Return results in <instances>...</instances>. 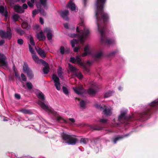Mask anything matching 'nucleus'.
Segmentation results:
<instances>
[{
    "mask_svg": "<svg viewBox=\"0 0 158 158\" xmlns=\"http://www.w3.org/2000/svg\"><path fill=\"white\" fill-rule=\"evenodd\" d=\"M106 0H97L96 5L97 10L95 11V17L97 19L98 30L101 34V39L102 43H105L108 45L113 44L114 43V40L106 37L105 32L106 30L105 26H99V23L102 20L104 23H107L109 20L108 14L104 11V5Z\"/></svg>",
    "mask_w": 158,
    "mask_h": 158,
    "instance_id": "obj_1",
    "label": "nucleus"
},
{
    "mask_svg": "<svg viewBox=\"0 0 158 158\" xmlns=\"http://www.w3.org/2000/svg\"><path fill=\"white\" fill-rule=\"evenodd\" d=\"M68 7L70 8L72 11L74 10L76 8L75 4L71 0L69 2L68 4Z\"/></svg>",
    "mask_w": 158,
    "mask_h": 158,
    "instance_id": "obj_20",
    "label": "nucleus"
},
{
    "mask_svg": "<svg viewBox=\"0 0 158 158\" xmlns=\"http://www.w3.org/2000/svg\"><path fill=\"white\" fill-rule=\"evenodd\" d=\"M88 54H89L86 52H84L82 53L81 56L83 57H84V56H86Z\"/></svg>",
    "mask_w": 158,
    "mask_h": 158,
    "instance_id": "obj_62",
    "label": "nucleus"
},
{
    "mask_svg": "<svg viewBox=\"0 0 158 158\" xmlns=\"http://www.w3.org/2000/svg\"><path fill=\"white\" fill-rule=\"evenodd\" d=\"M103 112L106 115H110L111 114V110L109 109H105L103 110Z\"/></svg>",
    "mask_w": 158,
    "mask_h": 158,
    "instance_id": "obj_30",
    "label": "nucleus"
},
{
    "mask_svg": "<svg viewBox=\"0 0 158 158\" xmlns=\"http://www.w3.org/2000/svg\"><path fill=\"white\" fill-rule=\"evenodd\" d=\"M69 11L67 10H65L61 12L60 14L64 19L66 20H67L68 19V15L69 14Z\"/></svg>",
    "mask_w": 158,
    "mask_h": 158,
    "instance_id": "obj_16",
    "label": "nucleus"
},
{
    "mask_svg": "<svg viewBox=\"0 0 158 158\" xmlns=\"http://www.w3.org/2000/svg\"><path fill=\"white\" fill-rule=\"evenodd\" d=\"M5 43V41L3 40H2L0 41V46H1L3 45Z\"/></svg>",
    "mask_w": 158,
    "mask_h": 158,
    "instance_id": "obj_61",
    "label": "nucleus"
},
{
    "mask_svg": "<svg viewBox=\"0 0 158 158\" xmlns=\"http://www.w3.org/2000/svg\"><path fill=\"white\" fill-rule=\"evenodd\" d=\"M88 93L89 95H93L96 94V91L92 89H89L88 90Z\"/></svg>",
    "mask_w": 158,
    "mask_h": 158,
    "instance_id": "obj_34",
    "label": "nucleus"
},
{
    "mask_svg": "<svg viewBox=\"0 0 158 158\" xmlns=\"http://www.w3.org/2000/svg\"><path fill=\"white\" fill-rule=\"evenodd\" d=\"M27 73V76L30 78H32L33 77V76L32 74L31 70H30L29 71L26 72Z\"/></svg>",
    "mask_w": 158,
    "mask_h": 158,
    "instance_id": "obj_41",
    "label": "nucleus"
},
{
    "mask_svg": "<svg viewBox=\"0 0 158 158\" xmlns=\"http://www.w3.org/2000/svg\"><path fill=\"white\" fill-rule=\"evenodd\" d=\"M103 55L102 51H99L95 53L94 55V57L95 60H98L101 59L102 58Z\"/></svg>",
    "mask_w": 158,
    "mask_h": 158,
    "instance_id": "obj_15",
    "label": "nucleus"
},
{
    "mask_svg": "<svg viewBox=\"0 0 158 158\" xmlns=\"http://www.w3.org/2000/svg\"><path fill=\"white\" fill-rule=\"evenodd\" d=\"M80 107L82 108H85V102L83 100H81L80 102Z\"/></svg>",
    "mask_w": 158,
    "mask_h": 158,
    "instance_id": "obj_32",
    "label": "nucleus"
},
{
    "mask_svg": "<svg viewBox=\"0 0 158 158\" xmlns=\"http://www.w3.org/2000/svg\"><path fill=\"white\" fill-rule=\"evenodd\" d=\"M69 121H70L72 122V123H73L75 122V120L73 118H69Z\"/></svg>",
    "mask_w": 158,
    "mask_h": 158,
    "instance_id": "obj_63",
    "label": "nucleus"
},
{
    "mask_svg": "<svg viewBox=\"0 0 158 158\" xmlns=\"http://www.w3.org/2000/svg\"><path fill=\"white\" fill-rule=\"evenodd\" d=\"M3 15L5 17V20H6L8 16V12L6 8Z\"/></svg>",
    "mask_w": 158,
    "mask_h": 158,
    "instance_id": "obj_44",
    "label": "nucleus"
},
{
    "mask_svg": "<svg viewBox=\"0 0 158 158\" xmlns=\"http://www.w3.org/2000/svg\"><path fill=\"white\" fill-rule=\"evenodd\" d=\"M38 13V11L36 10H34L32 12V17H34L35 15L36 14Z\"/></svg>",
    "mask_w": 158,
    "mask_h": 158,
    "instance_id": "obj_56",
    "label": "nucleus"
},
{
    "mask_svg": "<svg viewBox=\"0 0 158 158\" xmlns=\"http://www.w3.org/2000/svg\"><path fill=\"white\" fill-rule=\"evenodd\" d=\"M75 75L80 79H82L83 78V75L80 72L76 73Z\"/></svg>",
    "mask_w": 158,
    "mask_h": 158,
    "instance_id": "obj_40",
    "label": "nucleus"
},
{
    "mask_svg": "<svg viewBox=\"0 0 158 158\" xmlns=\"http://www.w3.org/2000/svg\"><path fill=\"white\" fill-rule=\"evenodd\" d=\"M52 79L54 80L55 83V86L56 89L59 90L60 89V82L59 78L56 75L53 74L52 77Z\"/></svg>",
    "mask_w": 158,
    "mask_h": 158,
    "instance_id": "obj_9",
    "label": "nucleus"
},
{
    "mask_svg": "<svg viewBox=\"0 0 158 158\" xmlns=\"http://www.w3.org/2000/svg\"><path fill=\"white\" fill-rule=\"evenodd\" d=\"M30 43L32 45L34 46L35 45V43L34 42L33 38L31 37L30 39Z\"/></svg>",
    "mask_w": 158,
    "mask_h": 158,
    "instance_id": "obj_47",
    "label": "nucleus"
},
{
    "mask_svg": "<svg viewBox=\"0 0 158 158\" xmlns=\"http://www.w3.org/2000/svg\"><path fill=\"white\" fill-rule=\"evenodd\" d=\"M69 69L71 72H76L77 71L76 68L73 65L69 63L68 64Z\"/></svg>",
    "mask_w": 158,
    "mask_h": 158,
    "instance_id": "obj_31",
    "label": "nucleus"
},
{
    "mask_svg": "<svg viewBox=\"0 0 158 158\" xmlns=\"http://www.w3.org/2000/svg\"><path fill=\"white\" fill-rule=\"evenodd\" d=\"M60 51L61 55H63L64 53L66 54L69 53V50L68 48L65 50L64 46H61L60 48Z\"/></svg>",
    "mask_w": 158,
    "mask_h": 158,
    "instance_id": "obj_18",
    "label": "nucleus"
},
{
    "mask_svg": "<svg viewBox=\"0 0 158 158\" xmlns=\"http://www.w3.org/2000/svg\"><path fill=\"white\" fill-rule=\"evenodd\" d=\"M41 4L45 7L46 6L47 0H40Z\"/></svg>",
    "mask_w": 158,
    "mask_h": 158,
    "instance_id": "obj_42",
    "label": "nucleus"
},
{
    "mask_svg": "<svg viewBox=\"0 0 158 158\" xmlns=\"http://www.w3.org/2000/svg\"><path fill=\"white\" fill-rule=\"evenodd\" d=\"M118 140V136H117L115 138H113L112 139V141L114 143H115Z\"/></svg>",
    "mask_w": 158,
    "mask_h": 158,
    "instance_id": "obj_52",
    "label": "nucleus"
},
{
    "mask_svg": "<svg viewBox=\"0 0 158 158\" xmlns=\"http://www.w3.org/2000/svg\"><path fill=\"white\" fill-rule=\"evenodd\" d=\"M58 76L60 77V78H61V76H62V72L60 71H58Z\"/></svg>",
    "mask_w": 158,
    "mask_h": 158,
    "instance_id": "obj_60",
    "label": "nucleus"
},
{
    "mask_svg": "<svg viewBox=\"0 0 158 158\" xmlns=\"http://www.w3.org/2000/svg\"><path fill=\"white\" fill-rule=\"evenodd\" d=\"M15 74V76L16 78H17L19 80H20V78L19 76L17 71H16L14 72Z\"/></svg>",
    "mask_w": 158,
    "mask_h": 158,
    "instance_id": "obj_50",
    "label": "nucleus"
},
{
    "mask_svg": "<svg viewBox=\"0 0 158 158\" xmlns=\"http://www.w3.org/2000/svg\"><path fill=\"white\" fill-rule=\"evenodd\" d=\"M76 61L77 64H78L82 67L84 72L85 73H89V68H88L86 64L81 61V59L79 56H77L75 57Z\"/></svg>",
    "mask_w": 158,
    "mask_h": 158,
    "instance_id": "obj_7",
    "label": "nucleus"
},
{
    "mask_svg": "<svg viewBox=\"0 0 158 158\" xmlns=\"http://www.w3.org/2000/svg\"><path fill=\"white\" fill-rule=\"evenodd\" d=\"M27 85L28 89H32V85L31 83L29 82H27Z\"/></svg>",
    "mask_w": 158,
    "mask_h": 158,
    "instance_id": "obj_46",
    "label": "nucleus"
},
{
    "mask_svg": "<svg viewBox=\"0 0 158 158\" xmlns=\"http://www.w3.org/2000/svg\"><path fill=\"white\" fill-rule=\"evenodd\" d=\"M32 58L38 64H42L45 62V61L41 59H39L38 57L35 54L32 55Z\"/></svg>",
    "mask_w": 158,
    "mask_h": 158,
    "instance_id": "obj_13",
    "label": "nucleus"
},
{
    "mask_svg": "<svg viewBox=\"0 0 158 158\" xmlns=\"http://www.w3.org/2000/svg\"><path fill=\"white\" fill-rule=\"evenodd\" d=\"M78 41L76 39H73V40L71 41L70 43L71 44V46L72 48H74L75 46L76 43H77Z\"/></svg>",
    "mask_w": 158,
    "mask_h": 158,
    "instance_id": "obj_33",
    "label": "nucleus"
},
{
    "mask_svg": "<svg viewBox=\"0 0 158 158\" xmlns=\"http://www.w3.org/2000/svg\"><path fill=\"white\" fill-rule=\"evenodd\" d=\"M79 48V47H76L74 49L73 51L75 52H78Z\"/></svg>",
    "mask_w": 158,
    "mask_h": 158,
    "instance_id": "obj_59",
    "label": "nucleus"
},
{
    "mask_svg": "<svg viewBox=\"0 0 158 158\" xmlns=\"http://www.w3.org/2000/svg\"><path fill=\"white\" fill-rule=\"evenodd\" d=\"M99 122L102 124H106L108 123V120L106 119L101 118L99 119Z\"/></svg>",
    "mask_w": 158,
    "mask_h": 158,
    "instance_id": "obj_35",
    "label": "nucleus"
},
{
    "mask_svg": "<svg viewBox=\"0 0 158 158\" xmlns=\"http://www.w3.org/2000/svg\"><path fill=\"white\" fill-rule=\"evenodd\" d=\"M17 43L20 45H22L23 43V41L22 39H18L17 40Z\"/></svg>",
    "mask_w": 158,
    "mask_h": 158,
    "instance_id": "obj_49",
    "label": "nucleus"
},
{
    "mask_svg": "<svg viewBox=\"0 0 158 158\" xmlns=\"http://www.w3.org/2000/svg\"><path fill=\"white\" fill-rule=\"evenodd\" d=\"M40 22L41 24H43L44 23L43 19V18H42L40 17Z\"/></svg>",
    "mask_w": 158,
    "mask_h": 158,
    "instance_id": "obj_64",
    "label": "nucleus"
},
{
    "mask_svg": "<svg viewBox=\"0 0 158 158\" xmlns=\"http://www.w3.org/2000/svg\"><path fill=\"white\" fill-rule=\"evenodd\" d=\"M82 34L81 36V39H83L87 37L89 33V30L88 28H84L83 30L81 31Z\"/></svg>",
    "mask_w": 158,
    "mask_h": 158,
    "instance_id": "obj_12",
    "label": "nucleus"
},
{
    "mask_svg": "<svg viewBox=\"0 0 158 158\" xmlns=\"http://www.w3.org/2000/svg\"><path fill=\"white\" fill-rule=\"evenodd\" d=\"M57 121L60 123H67V121L61 117L59 116L57 118Z\"/></svg>",
    "mask_w": 158,
    "mask_h": 158,
    "instance_id": "obj_23",
    "label": "nucleus"
},
{
    "mask_svg": "<svg viewBox=\"0 0 158 158\" xmlns=\"http://www.w3.org/2000/svg\"><path fill=\"white\" fill-rule=\"evenodd\" d=\"M92 128L95 130H100L102 129V127L98 125H94L92 126Z\"/></svg>",
    "mask_w": 158,
    "mask_h": 158,
    "instance_id": "obj_29",
    "label": "nucleus"
},
{
    "mask_svg": "<svg viewBox=\"0 0 158 158\" xmlns=\"http://www.w3.org/2000/svg\"><path fill=\"white\" fill-rule=\"evenodd\" d=\"M35 48L38 54L42 58H43L46 56V53L44 50L40 48H37L36 47H35Z\"/></svg>",
    "mask_w": 158,
    "mask_h": 158,
    "instance_id": "obj_11",
    "label": "nucleus"
},
{
    "mask_svg": "<svg viewBox=\"0 0 158 158\" xmlns=\"http://www.w3.org/2000/svg\"><path fill=\"white\" fill-rule=\"evenodd\" d=\"M43 38H45V37L44 35L43 32L40 31L37 35V38L40 40H42Z\"/></svg>",
    "mask_w": 158,
    "mask_h": 158,
    "instance_id": "obj_25",
    "label": "nucleus"
},
{
    "mask_svg": "<svg viewBox=\"0 0 158 158\" xmlns=\"http://www.w3.org/2000/svg\"><path fill=\"white\" fill-rule=\"evenodd\" d=\"M20 18V16L19 15L17 14H15L13 15L12 16V18L13 20V21L15 22L17 21H18L19 19Z\"/></svg>",
    "mask_w": 158,
    "mask_h": 158,
    "instance_id": "obj_26",
    "label": "nucleus"
},
{
    "mask_svg": "<svg viewBox=\"0 0 158 158\" xmlns=\"http://www.w3.org/2000/svg\"><path fill=\"white\" fill-rule=\"evenodd\" d=\"M70 61L73 63L75 64L76 62L75 58L74 57H71L70 58Z\"/></svg>",
    "mask_w": 158,
    "mask_h": 158,
    "instance_id": "obj_51",
    "label": "nucleus"
},
{
    "mask_svg": "<svg viewBox=\"0 0 158 158\" xmlns=\"http://www.w3.org/2000/svg\"><path fill=\"white\" fill-rule=\"evenodd\" d=\"M73 89L75 92L78 94L81 95L83 93L84 90L82 87H81L79 88L73 87Z\"/></svg>",
    "mask_w": 158,
    "mask_h": 158,
    "instance_id": "obj_17",
    "label": "nucleus"
},
{
    "mask_svg": "<svg viewBox=\"0 0 158 158\" xmlns=\"http://www.w3.org/2000/svg\"><path fill=\"white\" fill-rule=\"evenodd\" d=\"M114 93V92L113 91H109L105 94L104 97V98H108L112 95Z\"/></svg>",
    "mask_w": 158,
    "mask_h": 158,
    "instance_id": "obj_21",
    "label": "nucleus"
},
{
    "mask_svg": "<svg viewBox=\"0 0 158 158\" xmlns=\"http://www.w3.org/2000/svg\"><path fill=\"white\" fill-rule=\"evenodd\" d=\"M15 98L17 99H19L21 98L20 95L18 94H15Z\"/></svg>",
    "mask_w": 158,
    "mask_h": 158,
    "instance_id": "obj_53",
    "label": "nucleus"
},
{
    "mask_svg": "<svg viewBox=\"0 0 158 158\" xmlns=\"http://www.w3.org/2000/svg\"><path fill=\"white\" fill-rule=\"evenodd\" d=\"M61 136L62 139L65 141V143L69 145H75L77 141L75 135H69L63 132L62 133Z\"/></svg>",
    "mask_w": 158,
    "mask_h": 158,
    "instance_id": "obj_5",
    "label": "nucleus"
},
{
    "mask_svg": "<svg viewBox=\"0 0 158 158\" xmlns=\"http://www.w3.org/2000/svg\"><path fill=\"white\" fill-rule=\"evenodd\" d=\"M39 11L43 16H45L46 15V13L44 10L41 7H40V9H39Z\"/></svg>",
    "mask_w": 158,
    "mask_h": 158,
    "instance_id": "obj_37",
    "label": "nucleus"
},
{
    "mask_svg": "<svg viewBox=\"0 0 158 158\" xmlns=\"http://www.w3.org/2000/svg\"><path fill=\"white\" fill-rule=\"evenodd\" d=\"M17 33H19L20 35H22L25 34V31L20 28H17L15 29Z\"/></svg>",
    "mask_w": 158,
    "mask_h": 158,
    "instance_id": "obj_27",
    "label": "nucleus"
},
{
    "mask_svg": "<svg viewBox=\"0 0 158 158\" xmlns=\"http://www.w3.org/2000/svg\"><path fill=\"white\" fill-rule=\"evenodd\" d=\"M46 36L48 40H50L52 39L53 35L52 34V32L47 33Z\"/></svg>",
    "mask_w": 158,
    "mask_h": 158,
    "instance_id": "obj_36",
    "label": "nucleus"
},
{
    "mask_svg": "<svg viewBox=\"0 0 158 158\" xmlns=\"http://www.w3.org/2000/svg\"><path fill=\"white\" fill-rule=\"evenodd\" d=\"M20 111L23 113L28 114H31L32 113L30 110H27L25 109H22L20 110Z\"/></svg>",
    "mask_w": 158,
    "mask_h": 158,
    "instance_id": "obj_24",
    "label": "nucleus"
},
{
    "mask_svg": "<svg viewBox=\"0 0 158 158\" xmlns=\"http://www.w3.org/2000/svg\"><path fill=\"white\" fill-rule=\"evenodd\" d=\"M89 141V139L86 138H81L80 140V143H83L84 144H86Z\"/></svg>",
    "mask_w": 158,
    "mask_h": 158,
    "instance_id": "obj_28",
    "label": "nucleus"
},
{
    "mask_svg": "<svg viewBox=\"0 0 158 158\" xmlns=\"http://www.w3.org/2000/svg\"><path fill=\"white\" fill-rule=\"evenodd\" d=\"M84 52H86L89 54H90V52L89 46L86 45L84 48Z\"/></svg>",
    "mask_w": 158,
    "mask_h": 158,
    "instance_id": "obj_45",
    "label": "nucleus"
},
{
    "mask_svg": "<svg viewBox=\"0 0 158 158\" xmlns=\"http://www.w3.org/2000/svg\"><path fill=\"white\" fill-rule=\"evenodd\" d=\"M158 109V99L151 102L140 115L142 118L149 116L153 111Z\"/></svg>",
    "mask_w": 158,
    "mask_h": 158,
    "instance_id": "obj_4",
    "label": "nucleus"
},
{
    "mask_svg": "<svg viewBox=\"0 0 158 158\" xmlns=\"http://www.w3.org/2000/svg\"><path fill=\"white\" fill-rule=\"evenodd\" d=\"M21 27L23 29H25L28 30L31 28L30 26L26 22H23L21 24Z\"/></svg>",
    "mask_w": 158,
    "mask_h": 158,
    "instance_id": "obj_19",
    "label": "nucleus"
},
{
    "mask_svg": "<svg viewBox=\"0 0 158 158\" xmlns=\"http://www.w3.org/2000/svg\"><path fill=\"white\" fill-rule=\"evenodd\" d=\"M28 6L30 7H32L33 6V3L29 1L27 3Z\"/></svg>",
    "mask_w": 158,
    "mask_h": 158,
    "instance_id": "obj_57",
    "label": "nucleus"
},
{
    "mask_svg": "<svg viewBox=\"0 0 158 158\" xmlns=\"http://www.w3.org/2000/svg\"><path fill=\"white\" fill-rule=\"evenodd\" d=\"M29 51L31 53V54H32V55L35 54V52L34 50L32 48L31 46V45L30 44H29Z\"/></svg>",
    "mask_w": 158,
    "mask_h": 158,
    "instance_id": "obj_43",
    "label": "nucleus"
},
{
    "mask_svg": "<svg viewBox=\"0 0 158 158\" xmlns=\"http://www.w3.org/2000/svg\"><path fill=\"white\" fill-rule=\"evenodd\" d=\"M144 111V110L142 112L138 114L137 115L138 117L137 118L136 117L135 114H133L132 115L129 116L128 117H125V115L126 113V112L125 111H121V114L119 115V123L121 122V119L122 118H124L123 123H125V124L128 125L135 119H142L148 118L149 116L142 118L140 114L143 113Z\"/></svg>",
    "mask_w": 158,
    "mask_h": 158,
    "instance_id": "obj_3",
    "label": "nucleus"
},
{
    "mask_svg": "<svg viewBox=\"0 0 158 158\" xmlns=\"http://www.w3.org/2000/svg\"><path fill=\"white\" fill-rule=\"evenodd\" d=\"M44 66L43 68V71L44 74H47L49 70V67L48 64L45 61V62H44L42 64Z\"/></svg>",
    "mask_w": 158,
    "mask_h": 158,
    "instance_id": "obj_14",
    "label": "nucleus"
},
{
    "mask_svg": "<svg viewBox=\"0 0 158 158\" xmlns=\"http://www.w3.org/2000/svg\"><path fill=\"white\" fill-rule=\"evenodd\" d=\"M23 71L24 72L26 73L30 70L26 63L24 62L23 65Z\"/></svg>",
    "mask_w": 158,
    "mask_h": 158,
    "instance_id": "obj_22",
    "label": "nucleus"
},
{
    "mask_svg": "<svg viewBox=\"0 0 158 158\" xmlns=\"http://www.w3.org/2000/svg\"><path fill=\"white\" fill-rule=\"evenodd\" d=\"M62 89L63 92L66 95H68L69 93V91L68 89L66 87L64 86H63Z\"/></svg>",
    "mask_w": 158,
    "mask_h": 158,
    "instance_id": "obj_38",
    "label": "nucleus"
},
{
    "mask_svg": "<svg viewBox=\"0 0 158 158\" xmlns=\"http://www.w3.org/2000/svg\"><path fill=\"white\" fill-rule=\"evenodd\" d=\"M0 36L2 39L10 40L12 37V34L10 27H7L6 31L2 30H0Z\"/></svg>",
    "mask_w": 158,
    "mask_h": 158,
    "instance_id": "obj_6",
    "label": "nucleus"
},
{
    "mask_svg": "<svg viewBox=\"0 0 158 158\" xmlns=\"http://www.w3.org/2000/svg\"><path fill=\"white\" fill-rule=\"evenodd\" d=\"M21 76L23 81H27V78L24 74L21 73Z\"/></svg>",
    "mask_w": 158,
    "mask_h": 158,
    "instance_id": "obj_48",
    "label": "nucleus"
},
{
    "mask_svg": "<svg viewBox=\"0 0 158 158\" xmlns=\"http://www.w3.org/2000/svg\"><path fill=\"white\" fill-rule=\"evenodd\" d=\"M6 57L2 53H0V66L7 68L8 66L7 63L6 61Z\"/></svg>",
    "mask_w": 158,
    "mask_h": 158,
    "instance_id": "obj_8",
    "label": "nucleus"
},
{
    "mask_svg": "<svg viewBox=\"0 0 158 158\" xmlns=\"http://www.w3.org/2000/svg\"><path fill=\"white\" fill-rule=\"evenodd\" d=\"M27 5L26 4L24 3L23 4L22 8L24 10V9H27Z\"/></svg>",
    "mask_w": 158,
    "mask_h": 158,
    "instance_id": "obj_58",
    "label": "nucleus"
},
{
    "mask_svg": "<svg viewBox=\"0 0 158 158\" xmlns=\"http://www.w3.org/2000/svg\"><path fill=\"white\" fill-rule=\"evenodd\" d=\"M6 10L3 6H0V13L2 14H4Z\"/></svg>",
    "mask_w": 158,
    "mask_h": 158,
    "instance_id": "obj_39",
    "label": "nucleus"
},
{
    "mask_svg": "<svg viewBox=\"0 0 158 158\" xmlns=\"http://www.w3.org/2000/svg\"><path fill=\"white\" fill-rule=\"evenodd\" d=\"M37 97L39 99L38 103L42 108L48 113H51L54 115H56V112L52 108L44 103L45 102L44 95L40 91L38 92Z\"/></svg>",
    "mask_w": 158,
    "mask_h": 158,
    "instance_id": "obj_2",
    "label": "nucleus"
},
{
    "mask_svg": "<svg viewBox=\"0 0 158 158\" xmlns=\"http://www.w3.org/2000/svg\"><path fill=\"white\" fill-rule=\"evenodd\" d=\"M44 31L45 32L48 33V32H52V31L48 28H46L44 29Z\"/></svg>",
    "mask_w": 158,
    "mask_h": 158,
    "instance_id": "obj_54",
    "label": "nucleus"
},
{
    "mask_svg": "<svg viewBox=\"0 0 158 158\" xmlns=\"http://www.w3.org/2000/svg\"><path fill=\"white\" fill-rule=\"evenodd\" d=\"M13 9L16 12L19 14L23 13L25 11L22 7L19 5H15L13 7Z\"/></svg>",
    "mask_w": 158,
    "mask_h": 158,
    "instance_id": "obj_10",
    "label": "nucleus"
},
{
    "mask_svg": "<svg viewBox=\"0 0 158 158\" xmlns=\"http://www.w3.org/2000/svg\"><path fill=\"white\" fill-rule=\"evenodd\" d=\"M128 135H129L128 134H127L126 135H120V136L119 135V140H120V139H122L125 137H127Z\"/></svg>",
    "mask_w": 158,
    "mask_h": 158,
    "instance_id": "obj_55",
    "label": "nucleus"
}]
</instances>
